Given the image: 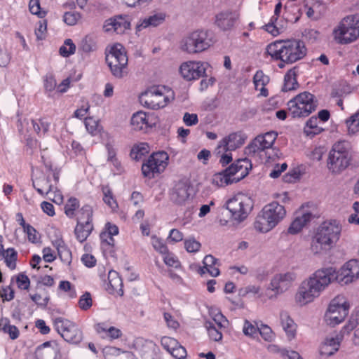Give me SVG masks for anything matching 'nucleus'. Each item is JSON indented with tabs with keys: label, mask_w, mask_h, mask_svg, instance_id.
I'll return each mask as SVG.
<instances>
[{
	"label": "nucleus",
	"mask_w": 359,
	"mask_h": 359,
	"mask_svg": "<svg viewBox=\"0 0 359 359\" xmlns=\"http://www.w3.org/2000/svg\"><path fill=\"white\" fill-rule=\"evenodd\" d=\"M341 232V226L337 220H327L321 223L311 238V252L321 255L331 250L339 241Z\"/></svg>",
	"instance_id": "f03ea898"
},
{
	"label": "nucleus",
	"mask_w": 359,
	"mask_h": 359,
	"mask_svg": "<svg viewBox=\"0 0 359 359\" xmlns=\"http://www.w3.org/2000/svg\"><path fill=\"white\" fill-rule=\"evenodd\" d=\"M254 203L252 198L245 194L238 193L226 202V208L232 217L238 221H243L250 213Z\"/></svg>",
	"instance_id": "9b49d317"
},
{
	"label": "nucleus",
	"mask_w": 359,
	"mask_h": 359,
	"mask_svg": "<svg viewBox=\"0 0 359 359\" xmlns=\"http://www.w3.org/2000/svg\"><path fill=\"white\" fill-rule=\"evenodd\" d=\"M93 210L90 205H84L77 215V221L83 223H90Z\"/></svg>",
	"instance_id": "49530a36"
},
{
	"label": "nucleus",
	"mask_w": 359,
	"mask_h": 359,
	"mask_svg": "<svg viewBox=\"0 0 359 359\" xmlns=\"http://www.w3.org/2000/svg\"><path fill=\"white\" fill-rule=\"evenodd\" d=\"M103 201L112 210H116L118 208V204L114 199L112 191L108 187L102 188Z\"/></svg>",
	"instance_id": "a18cd8bd"
},
{
	"label": "nucleus",
	"mask_w": 359,
	"mask_h": 359,
	"mask_svg": "<svg viewBox=\"0 0 359 359\" xmlns=\"http://www.w3.org/2000/svg\"><path fill=\"white\" fill-rule=\"evenodd\" d=\"M339 283L348 284L359 278V260L351 259L346 262L336 276Z\"/></svg>",
	"instance_id": "aec40b11"
},
{
	"label": "nucleus",
	"mask_w": 359,
	"mask_h": 359,
	"mask_svg": "<svg viewBox=\"0 0 359 359\" xmlns=\"http://www.w3.org/2000/svg\"><path fill=\"white\" fill-rule=\"evenodd\" d=\"M184 248L188 252L196 253L201 249V244L194 238H189L184 241Z\"/></svg>",
	"instance_id": "8fccbe9b"
},
{
	"label": "nucleus",
	"mask_w": 359,
	"mask_h": 359,
	"mask_svg": "<svg viewBox=\"0 0 359 359\" xmlns=\"http://www.w3.org/2000/svg\"><path fill=\"white\" fill-rule=\"evenodd\" d=\"M306 49L303 42L297 40L276 41L269 44L266 53L274 60L293 63L306 55Z\"/></svg>",
	"instance_id": "7ed1b4c3"
},
{
	"label": "nucleus",
	"mask_w": 359,
	"mask_h": 359,
	"mask_svg": "<svg viewBox=\"0 0 359 359\" xmlns=\"http://www.w3.org/2000/svg\"><path fill=\"white\" fill-rule=\"evenodd\" d=\"M251 168L250 161L248 158H242L237 160L227 168L226 172L232 176L235 182H238L248 174L249 170Z\"/></svg>",
	"instance_id": "393cba45"
},
{
	"label": "nucleus",
	"mask_w": 359,
	"mask_h": 359,
	"mask_svg": "<svg viewBox=\"0 0 359 359\" xmlns=\"http://www.w3.org/2000/svg\"><path fill=\"white\" fill-rule=\"evenodd\" d=\"M304 36L310 43L317 41L320 38V32L314 29H306L304 30Z\"/></svg>",
	"instance_id": "0e129e2a"
},
{
	"label": "nucleus",
	"mask_w": 359,
	"mask_h": 359,
	"mask_svg": "<svg viewBox=\"0 0 359 359\" xmlns=\"http://www.w3.org/2000/svg\"><path fill=\"white\" fill-rule=\"evenodd\" d=\"M81 18V15L78 12H66L63 16L64 22L69 25H75Z\"/></svg>",
	"instance_id": "4d7b16f0"
},
{
	"label": "nucleus",
	"mask_w": 359,
	"mask_h": 359,
	"mask_svg": "<svg viewBox=\"0 0 359 359\" xmlns=\"http://www.w3.org/2000/svg\"><path fill=\"white\" fill-rule=\"evenodd\" d=\"M260 290H261V287L259 285H248L246 287H245L244 288H243L241 291V292L242 293V295H246V294H258V297L259 298H262L263 299H266V297L265 295V292L264 293H260Z\"/></svg>",
	"instance_id": "864d4df0"
},
{
	"label": "nucleus",
	"mask_w": 359,
	"mask_h": 359,
	"mask_svg": "<svg viewBox=\"0 0 359 359\" xmlns=\"http://www.w3.org/2000/svg\"><path fill=\"white\" fill-rule=\"evenodd\" d=\"M234 182L235 180L226 172V169L223 172L215 174L212 179V183L217 187H224Z\"/></svg>",
	"instance_id": "e433bc0d"
},
{
	"label": "nucleus",
	"mask_w": 359,
	"mask_h": 359,
	"mask_svg": "<svg viewBox=\"0 0 359 359\" xmlns=\"http://www.w3.org/2000/svg\"><path fill=\"white\" fill-rule=\"evenodd\" d=\"M79 207V202L76 198H70L65 205V212L69 217L75 216V211Z\"/></svg>",
	"instance_id": "de8ad7c7"
},
{
	"label": "nucleus",
	"mask_w": 359,
	"mask_h": 359,
	"mask_svg": "<svg viewBox=\"0 0 359 359\" xmlns=\"http://www.w3.org/2000/svg\"><path fill=\"white\" fill-rule=\"evenodd\" d=\"M54 325L58 333L67 342L78 344L82 340V332L73 322L59 317L54 320Z\"/></svg>",
	"instance_id": "dca6fc26"
},
{
	"label": "nucleus",
	"mask_w": 359,
	"mask_h": 359,
	"mask_svg": "<svg viewBox=\"0 0 359 359\" xmlns=\"http://www.w3.org/2000/svg\"><path fill=\"white\" fill-rule=\"evenodd\" d=\"M352 88L350 85L343 83L334 88L332 94L337 97H344L351 93Z\"/></svg>",
	"instance_id": "13d9d810"
},
{
	"label": "nucleus",
	"mask_w": 359,
	"mask_h": 359,
	"mask_svg": "<svg viewBox=\"0 0 359 359\" xmlns=\"http://www.w3.org/2000/svg\"><path fill=\"white\" fill-rule=\"evenodd\" d=\"M239 15L236 12L225 11L216 15L215 25L222 30L231 29L238 20Z\"/></svg>",
	"instance_id": "a878e982"
},
{
	"label": "nucleus",
	"mask_w": 359,
	"mask_h": 359,
	"mask_svg": "<svg viewBox=\"0 0 359 359\" xmlns=\"http://www.w3.org/2000/svg\"><path fill=\"white\" fill-rule=\"evenodd\" d=\"M95 330L103 338H109L111 340L118 339L122 335L121 330L116 327L110 326L105 323H97L95 325Z\"/></svg>",
	"instance_id": "2f4dec72"
},
{
	"label": "nucleus",
	"mask_w": 359,
	"mask_h": 359,
	"mask_svg": "<svg viewBox=\"0 0 359 359\" xmlns=\"http://www.w3.org/2000/svg\"><path fill=\"white\" fill-rule=\"evenodd\" d=\"M29 9L32 14L36 15L41 18L45 17L46 14V11L41 10L39 0H30Z\"/></svg>",
	"instance_id": "6e6d98bb"
},
{
	"label": "nucleus",
	"mask_w": 359,
	"mask_h": 359,
	"mask_svg": "<svg viewBox=\"0 0 359 359\" xmlns=\"http://www.w3.org/2000/svg\"><path fill=\"white\" fill-rule=\"evenodd\" d=\"M184 234L177 229H172L170 231L168 239L172 243H178L183 240Z\"/></svg>",
	"instance_id": "774afa93"
},
{
	"label": "nucleus",
	"mask_w": 359,
	"mask_h": 359,
	"mask_svg": "<svg viewBox=\"0 0 359 359\" xmlns=\"http://www.w3.org/2000/svg\"><path fill=\"white\" fill-rule=\"evenodd\" d=\"M130 124L133 130L144 132L151 127L149 123V116L143 111L135 113L131 118Z\"/></svg>",
	"instance_id": "c85d7f7f"
},
{
	"label": "nucleus",
	"mask_w": 359,
	"mask_h": 359,
	"mask_svg": "<svg viewBox=\"0 0 359 359\" xmlns=\"http://www.w3.org/2000/svg\"><path fill=\"white\" fill-rule=\"evenodd\" d=\"M151 243L153 248L159 253L164 255L168 252L167 245L163 241L156 236H152Z\"/></svg>",
	"instance_id": "3c124183"
},
{
	"label": "nucleus",
	"mask_w": 359,
	"mask_h": 359,
	"mask_svg": "<svg viewBox=\"0 0 359 359\" xmlns=\"http://www.w3.org/2000/svg\"><path fill=\"white\" fill-rule=\"evenodd\" d=\"M212 41L205 31L196 30L185 36L180 41V48L189 54H196L208 50Z\"/></svg>",
	"instance_id": "6e6552de"
},
{
	"label": "nucleus",
	"mask_w": 359,
	"mask_h": 359,
	"mask_svg": "<svg viewBox=\"0 0 359 359\" xmlns=\"http://www.w3.org/2000/svg\"><path fill=\"white\" fill-rule=\"evenodd\" d=\"M278 134L274 131L267 132L257 135L252 142L245 147V153L250 156H255L266 149H271L274 144Z\"/></svg>",
	"instance_id": "f3484780"
},
{
	"label": "nucleus",
	"mask_w": 359,
	"mask_h": 359,
	"mask_svg": "<svg viewBox=\"0 0 359 359\" xmlns=\"http://www.w3.org/2000/svg\"><path fill=\"white\" fill-rule=\"evenodd\" d=\"M0 253L4 259L6 266L11 269H15L17 252L13 248H8L6 250H4V246L0 243Z\"/></svg>",
	"instance_id": "c9c22d12"
},
{
	"label": "nucleus",
	"mask_w": 359,
	"mask_h": 359,
	"mask_svg": "<svg viewBox=\"0 0 359 359\" xmlns=\"http://www.w3.org/2000/svg\"><path fill=\"white\" fill-rule=\"evenodd\" d=\"M316 107L314 95L306 91L298 94L287 102L289 113L294 118L308 116Z\"/></svg>",
	"instance_id": "1a4fd4ad"
},
{
	"label": "nucleus",
	"mask_w": 359,
	"mask_h": 359,
	"mask_svg": "<svg viewBox=\"0 0 359 359\" xmlns=\"http://www.w3.org/2000/svg\"><path fill=\"white\" fill-rule=\"evenodd\" d=\"M109 284L114 292L123 295V282L118 273L115 271H110L108 273Z\"/></svg>",
	"instance_id": "58836bf2"
},
{
	"label": "nucleus",
	"mask_w": 359,
	"mask_h": 359,
	"mask_svg": "<svg viewBox=\"0 0 359 359\" xmlns=\"http://www.w3.org/2000/svg\"><path fill=\"white\" fill-rule=\"evenodd\" d=\"M203 264L205 265V270L212 277H217L219 275V262L217 259L211 255H206Z\"/></svg>",
	"instance_id": "f704fd0d"
},
{
	"label": "nucleus",
	"mask_w": 359,
	"mask_h": 359,
	"mask_svg": "<svg viewBox=\"0 0 359 359\" xmlns=\"http://www.w3.org/2000/svg\"><path fill=\"white\" fill-rule=\"evenodd\" d=\"M253 82L255 89L259 91V95L267 97L268 90L265 88V86L269 82V78L265 75L263 72L258 71L253 77Z\"/></svg>",
	"instance_id": "72a5a7b5"
},
{
	"label": "nucleus",
	"mask_w": 359,
	"mask_h": 359,
	"mask_svg": "<svg viewBox=\"0 0 359 359\" xmlns=\"http://www.w3.org/2000/svg\"><path fill=\"white\" fill-rule=\"evenodd\" d=\"M285 216V207L277 202H272L266 205L257 215L254 228L258 232L267 233L276 227Z\"/></svg>",
	"instance_id": "20e7f679"
},
{
	"label": "nucleus",
	"mask_w": 359,
	"mask_h": 359,
	"mask_svg": "<svg viewBox=\"0 0 359 359\" xmlns=\"http://www.w3.org/2000/svg\"><path fill=\"white\" fill-rule=\"evenodd\" d=\"M161 344L168 353L176 359H185L187 353L185 348L177 340L170 337H163Z\"/></svg>",
	"instance_id": "b1692460"
},
{
	"label": "nucleus",
	"mask_w": 359,
	"mask_h": 359,
	"mask_svg": "<svg viewBox=\"0 0 359 359\" xmlns=\"http://www.w3.org/2000/svg\"><path fill=\"white\" fill-rule=\"evenodd\" d=\"M205 327L206 328L208 336L211 340L219 341L222 339V332L225 329H219L211 321L205 322Z\"/></svg>",
	"instance_id": "ea45409f"
},
{
	"label": "nucleus",
	"mask_w": 359,
	"mask_h": 359,
	"mask_svg": "<svg viewBox=\"0 0 359 359\" xmlns=\"http://www.w3.org/2000/svg\"><path fill=\"white\" fill-rule=\"evenodd\" d=\"M332 36L333 40L341 45L355 41L359 38V13L342 18L333 28Z\"/></svg>",
	"instance_id": "39448f33"
},
{
	"label": "nucleus",
	"mask_w": 359,
	"mask_h": 359,
	"mask_svg": "<svg viewBox=\"0 0 359 359\" xmlns=\"http://www.w3.org/2000/svg\"><path fill=\"white\" fill-rule=\"evenodd\" d=\"M130 28V21L126 15H115L105 20L103 29L105 32H115L118 34H123Z\"/></svg>",
	"instance_id": "412c9836"
},
{
	"label": "nucleus",
	"mask_w": 359,
	"mask_h": 359,
	"mask_svg": "<svg viewBox=\"0 0 359 359\" xmlns=\"http://www.w3.org/2000/svg\"><path fill=\"white\" fill-rule=\"evenodd\" d=\"M297 278V273L293 271L275 275L265 291L267 299H275L278 295L288 290Z\"/></svg>",
	"instance_id": "f8f14e48"
},
{
	"label": "nucleus",
	"mask_w": 359,
	"mask_h": 359,
	"mask_svg": "<svg viewBox=\"0 0 359 359\" xmlns=\"http://www.w3.org/2000/svg\"><path fill=\"white\" fill-rule=\"evenodd\" d=\"M351 161L349 151L343 142L335 143L330 151L327 160V168L334 174L344 171Z\"/></svg>",
	"instance_id": "9d476101"
},
{
	"label": "nucleus",
	"mask_w": 359,
	"mask_h": 359,
	"mask_svg": "<svg viewBox=\"0 0 359 359\" xmlns=\"http://www.w3.org/2000/svg\"><path fill=\"white\" fill-rule=\"evenodd\" d=\"M169 156L165 151H158L151 154L142 164V172L144 176L153 178L156 173L162 172L168 164Z\"/></svg>",
	"instance_id": "2eb2a0df"
},
{
	"label": "nucleus",
	"mask_w": 359,
	"mask_h": 359,
	"mask_svg": "<svg viewBox=\"0 0 359 359\" xmlns=\"http://www.w3.org/2000/svg\"><path fill=\"white\" fill-rule=\"evenodd\" d=\"M297 86L298 83L295 78V73L294 71L290 70L285 76L283 90L290 91L295 90Z\"/></svg>",
	"instance_id": "37998d69"
},
{
	"label": "nucleus",
	"mask_w": 359,
	"mask_h": 359,
	"mask_svg": "<svg viewBox=\"0 0 359 359\" xmlns=\"http://www.w3.org/2000/svg\"><path fill=\"white\" fill-rule=\"evenodd\" d=\"M76 51V46L70 39L65 41L64 45L60 48V54L63 57H69Z\"/></svg>",
	"instance_id": "09e8293b"
},
{
	"label": "nucleus",
	"mask_w": 359,
	"mask_h": 359,
	"mask_svg": "<svg viewBox=\"0 0 359 359\" xmlns=\"http://www.w3.org/2000/svg\"><path fill=\"white\" fill-rule=\"evenodd\" d=\"M58 344L54 341H47L39 346L36 351V359H58Z\"/></svg>",
	"instance_id": "bb28decb"
},
{
	"label": "nucleus",
	"mask_w": 359,
	"mask_h": 359,
	"mask_svg": "<svg viewBox=\"0 0 359 359\" xmlns=\"http://www.w3.org/2000/svg\"><path fill=\"white\" fill-rule=\"evenodd\" d=\"M259 328L255 326L252 323L245 320L243 325V332L245 335L255 337L257 334Z\"/></svg>",
	"instance_id": "69168bd1"
},
{
	"label": "nucleus",
	"mask_w": 359,
	"mask_h": 359,
	"mask_svg": "<svg viewBox=\"0 0 359 359\" xmlns=\"http://www.w3.org/2000/svg\"><path fill=\"white\" fill-rule=\"evenodd\" d=\"M163 261L164 263L168 266L177 269L181 266L180 262L177 258V257L174 254L170 253L168 252L166 254H164Z\"/></svg>",
	"instance_id": "bf43d9fd"
},
{
	"label": "nucleus",
	"mask_w": 359,
	"mask_h": 359,
	"mask_svg": "<svg viewBox=\"0 0 359 359\" xmlns=\"http://www.w3.org/2000/svg\"><path fill=\"white\" fill-rule=\"evenodd\" d=\"M342 339L343 335L340 333H332L327 336L320 346V354L324 356L334 354L339 350Z\"/></svg>",
	"instance_id": "5701e85b"
},
{
	"label": "nucleus",
	"mask_w": 359,
	"mask_h": 359,
	"mask_svg": "<svg viewBox=\"0 0 359 359\" xmlns=\"http://www.w3.org/2000/svg\"><path fill=\"white\" fill-rule=\"evenodd\" d=\"M210 316L213 321H212L215 326L219 329H226L229 325V320L226 318L218 310L215 309L210 311Z\"/></svg>",
	"instance_id": "79ce46f5"
},
{
	"label": "nucleus",
	"mask_w": 359,
	"mask_h": 359,
	"mask_svg": "<svg viewBox=\"0 0 359 359\" xmlns=\"http://www.w3.org/2000/svg\"><path fill=\"white\" fill-rule=\"evenodd\" d=\"M208 66V63L202 61H187L180 65V72L187 81L196 80L205 76Z\"/></svg>",
	"instance_id": "a211bd4d"
},
{
	"label": "nucleus",
	"mask_w": 359,
	"mask_h": 359,
	"mask_svg": "<svg viewBox=\"0 0 359 359\" xmlns=\"http://www.w3.org/2000/svg\"><path fill=\"white\" fill-rule=\"evenodd\" d=\"M246 139V135L241 132L232 133L219 142L216 151L218 154L225 151H234L241 147Z\"/></svg>",
	"instance_id": "4be33fe9"
},
{
	"label": "nucleus",
	"mask_w": 359,
	"mask_h": 359,
	"mask_svg": "<svg viewBox=\"0 0 359 359\" xmlns=\"http://www.w3.org/2000/svg\"><path fill=\"white\" fill-rule=\"evenodd\" d=\"M280 324L289 339H292L296 335L297 325L286 311L280 313Z\"/></svg>",
	"instance_id": "7c9ffc66"
},
{
	"label": "nucleus",
	"mask_w": 359,
	"mask_h": 359,
	"mask_svg": "<svg viewBox=\"0 0 359 359\" xmlns=\"http://www.w3.org/2000/svg\"><path fill=\"white\" fill-rule=\"evenodd\" d=\"M57 252L61 257V259H64L67 262H70V252L66 248V247L63 245V242L62 241H57Z\"/></svg>",
	"instance_id": "e2e57ef3"
},
{
	"label": "nucleus",
	"mask_w": 359,
	"mask_h": 359,
	"mask_svg": "<svg viewBox=\"0 0 359 359\" xmlns=\"http://www.w3.org/2000/svg\"><path fill=\"white\" fill-rule=\"evenodd\" d=\"M324 130L323 123L316 116H311L304 127V133L306 137H313Z\"/></svg>",
	"instance_id": "473e14b6"
},
{
	"label": "nucleus",
	"mask_w": 359,
	"mask_h": 359,
	"mask_svg": "<svg viewBox=\"0 0 359 359\" xmlns=\"http://www.w3.org/2000/svg\"><path fill=\"white\" fill-rule=\"evenodd\" d=\"M166 15L163 12H154L151 15L141 19L136 26L137 31H142V29L156 27L164 22L165 20Z\"/></svg>",
	"instance_id": "cd10ccee"
},
{
	"label": "nucleus",
	"mask_w": 359,
	"mask_h": 359,
	"mask_svg": "<svg viewBox=\"0 0 359 359\" xmlns=\"http://www.w3.org/2000/svg\"><path fill=\"white\" fill-rule=\"evenodd\" d=\"M348 133L350 135H355L359 132V111L351 115L346 121Z\"/></svg>",
	"instance_id": "c03bdc74"
},
{
	"label": "nucleus",
	"mask_w": 359,
	"mask_h": 359,
	"mask_svg": "<svg viewBox=\"0 0 359 359\" xmlns=\"http://www.w3.org/2000/svg\"><path fill=\"white\" fill-rule=\"evenodd\" d=\"M189 187L184 183L177 184L171 194L172 201L179 205H182L189 200L190 194Z\"/></svg>",
	"instance_id": "c756f323"
},
{
	"label": "nucleus",
	"mask_w": 359,
	"mask_h": 359,
	"mask_svg": "<svg viewBox=\"0 0 359 359\" xmlns=\"http://www.w3.org/2000/svg\"><path fill=\"white\" fill-rule=\"evenodd\" d=\"M43 162L45 163L46 167L49 170L50 174H48V176L42 175L33 180L34 187L36 189L37 192L41 196L49 194L54 189V186L51 183V180L50 179V175L53 176L55 183L57 182L59 180V172L53 170L50 163H47L45 162V161H43Z\"/></svg>",
	"instance_id": "6ab92c4d"
},
{
	"label": "nucleus",
	"mask_w": 359,
	"mask_h": 359,
	"mask_svg": "<svg viewBox=\"0 0 359 359\" xmlns=\"http://www.w3.org/2000/svg\"><path fill=\"white\" fill-rule=\"evenodd\" d=\"M16 284L19 289L27 290L29 287L30 280L27 276L24 273H19L15 277Z\"/></svg>",
	"instance_id": "052dcab7"
},
{
	"label": "nucleus",
	"mask_w": 359,
	"mask_h": 359,
	"mask_svg": "<svg viewBox=\"0 0 359 359\" xmlns=\"http://www.w3.org/2000/svg\"><path fill=\"white\" fill-rule=\"evenodd\" d=\"M85 126L86 130L92 135H95L98 131V123L93 118H86L85 119Z\"/></svg>",
	"instance_id": "338daca9"
},
{
	"label": "nucleus",
	"mask_w": 359,
	"mask_h": 359,
	"mask_svg": "<svg viewBox=\"0 0 359 359\" xmlns=\"http://www.w3.org/2000/svg\"><path fill=\"white\" fill-rule=\"evenodd\" d=\"M78 304L81 310H88L93 305V299L90 293L88 292H86L85 293H83L80 297Z\"/></svg>",
	"instance_id": "603ef678"
},
{
	"label": "nucleus",
	"mask_w": 359,
	"mask_h": 359,
	"mask_svg": "<svg viewBox=\"0 0 359 359\" xmlns=\"http://www.w3.org/2000/svg\"><path fill=\"white\" fill-rule=\"evenodd\" d=\"M335 277V270L332 267L315 271L299 285L294 296V301L299 307L313 303L328 287Z\"/></svg>",
	"instance_id": "f257e3e1"
},
{
	"label": "nucleus",
	"mask_w": 359,
	"mask_h": 359,
	"mask_svg": "<svg viewBox=\"0 0 359 359\" xmlns=\"http://www.w3.org/2000/svg\"><path fill=\"white\" fill-rule=\"evenodd\" d=\"M33 130L37 133H40L41 131L46 133L49 130L50 123L48 121L40 119L38 121L36 120H31Z\"/></svg>",
	"instance_id": "5fc2aeb1"
},
{
	"label": "nucleus",
	"mask_w": 359,
	"mask_h": 359,
	"mask_svg": "<svg viewBox=\"0 0 359 359\" xmlns=\"http://www.w3.org/2000/svg\"><path fill=\"white\" fill-rule=\"evenodd\" d=\"M11 57L6 47L0 44V67H6L10 62Z\"/></svg>",
	"instance_id": "680f3d73"
},
{
	"label": "nucleus",
	"mask_w": 359,
	"mask_h": 359,
	"mask_svg": "<svg viewBox=\"0 0 359 359\" xmlns=\"http://www.w3.org/2000/svg\"><path fill=\"white\" fill-rule=\"evenodd\" d=\"M318 207L313 203L303 204L295 212V217L289 226L287 231L290 234H297L311 220L319 217Z\"/></svg>",
	"instance_id": "ddd939ff"
},
{
	"label": "nucleus",
	"mask_w": 359,
	"mask_h": 359,
	"mask_svg": "<svg viewBox=\"0 0 359 359\" xmlns=\"http://www.w3.org/2000/svg\"><path fill=\"white\" fill-rule=\"evenodd\" d=\"M349 304L345 297L338 295L330 303L325 314V320L328 325L335 326L342 323L347 316Z\"/></svg>",
	"instance_id": "4468645a"
},
{
	"label": "nucleus",
	"mask_w": 359,
	"mask_h": 359,
	"mask_svg": "<svg viewBox=\"0 0 359 359\" xmlns=\"http://www.w3.org/2000/svg\"><path fill=\"white\" fill-rule=\"evenodd\" d=\"M140 102L145 107L159 109L174 100L173 91L164 86H153L141 93Z\"/></svg>",
	"instance_id": "423d86ee"
},
{
	"label": "nucleus",
	"mask_w": 359,
	"mask_h": 359,
	"mask_svg": "<svg viewBox=\"0 0 359 359\" xmlns=\"http://www.w3.org/2000/svg\"><path fill=\"white\" fill-rule=\"evenodd\" d=\"M93 229L91 223H83L78 222L74 232L76 238L79 242L86 240Z\"/></svg>",
	"instance_id": "4c0bfd02"
},
{
	"label": "nucleus",
	"mask_w": 359,
	"mask_h": 359,
	"mask_svg": "<svg viewBox=\"0 0 359 359\" xmlns=\"http://www.w3.org/2000/svg\"><path fill=\"white\" fill-rule=\"evenodd\" d=\"M128 57L125 48L120 43L111 46L106 55V62L112 75L122 79L128 75Z\"/></svg>",
	"instance_id": "0eeeda50"
},
{
	"label": "nucleus",
	"mask_w": 359,
	"mask_h": 359,
	"mask_svg": "<svg viewBox=\"0 0 359 359\" xmlns=\"http://www.w3.org/2000/svg\"><path fill=\"white\" fill-rule=\"evenodd\" d=\"M149 150V145L147 142H140L133 146L130 156L133 159L139 161L142 156L148 154Z\"/></svg>",
	"instance_id": "a19ab883"
}]
</instances>
